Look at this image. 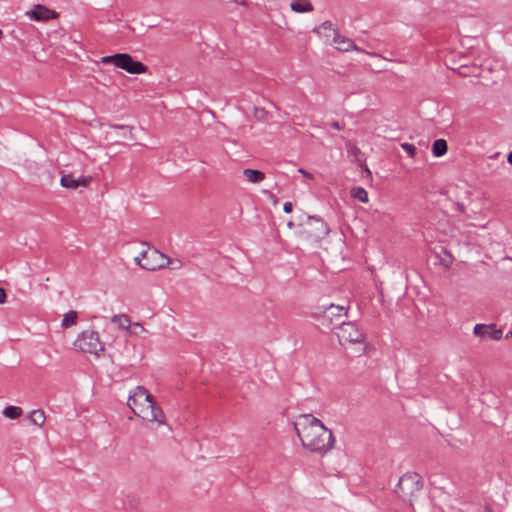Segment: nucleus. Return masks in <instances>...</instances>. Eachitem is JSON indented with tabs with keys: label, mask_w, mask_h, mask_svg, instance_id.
<instances>
[{
	"label": "nucleus",
	"mask_w": 512,
	"mask_h": 512,
	"mask_svg": "<svg viewBox=\"0 0 512 512\" xmlns=\"http://www.w3.org/2000/svg\"><path fill=\"white\" fill-rule=\"evenodd\" d=\"M294 426L302 446L310 452L325 455L334 448L332 431L313 415H300Z\"/></svg>",
	"instance_id": "obj_1"
},
{
	"label": "nucleus",
	"mask_w": 512,
	"mask_h": 512,
	"mask_svg": "<svg viewBox=\"0 0 512 512\" xmlns=\"http://www.w3.org/2000/svg\"><path fill=\"white\" fill-rule=\"evenodd\" d=\"M127 405L137 417L151 425L160 427L166 424L164 411L143 386H137L134 389L128 398Z\"/></svg>",
	"instance_id": "obj_2"
},
{
	"label": "nucleus",
	"mask_w": 512,
	"mask_h": 512,
	"mask_svg": "<svg viewBox=\"0 0 512 512\" xmlns=\"http://www.w3.org/2000/svg\"><path fill=\"white\" fill-rule=\"evenodd\" d=\"M74 345L82 352L92 354L96 357H100L105 350L104 343L100 340L99 333L91 329L83 331L75 340Z\"/></svg>",
	"instance_id": "obj_3"
},
{
	"label": "nucleus",
	"mask_w": 512,
	"mask_h": 512,
	"mask_svg": "<svg viewBox=\"0 0 512 512\" xmlns=\"http://www.w3.org/2000/svg\"><path fill=\"white\" fill-rule=\"evenodd\" d=\"M134 260L142 269L149 271L165 268L170 262V258L157 249L150 247L143 250L139 256L135 257Z\"/></svg>",
	"instance_id": "obj_4"
},
{
	"label": "nucleus",
	"mask_w": 512,
	"mask_h": 512,
	"mask_svg": "<svg viewBox=\"0 0 512 512\" xmlns=\"http://www.w3.org/2000/svg\"><path fill=\"white\" fill-rule=\"evenodd\" d=\"M103 64H113L118 68L125 70L130 74H141L146 72V66L126 53H118L111 56H104L100 60Z\"/></svg>",
	"instance_id": "obj_5"
},
{
	"label": "nucleus",
	"mask_w": 512,
	"mask_h": 512,
	"mask_svg": "<svg viewBox=\"0 0 512 512\" xmlns=\"http://www.w3.org/2000/svg\"><path fill=\"white\" fill-rule=\"evenodd\" d=\"M326 223L317 217H308L307 221L302 224L300 231L301 237L308 241H318L328 234Z\"/></svg>",
	"instance_id": "obj_6"
},
{
	"label": "nucleus",
	"mask_w": 512,
	"mask_h": 512,
	"mask_svg": "<svg viewBox=\"0 0 512 512\" xmlns=\"http://www.w3.org/2000/svg\"><path fill=\"white\" fill-rule=\"evenodd\" d=\"M341 345L364 344L365 334L354 322H342L337 332Z\"/></svg>",
	"instance_id": "obj_7"
},
{
	"label": "nucleus",
	"mask_w": 512,
	"mask_h": 512,
	"mask_svg": "<svg viewBox=\"0 0 512 512\" xmlns=\"http://www.w3.org/2000/svg\"><path fill=\"white\" fill-rule=\"evenodd\" d=\"M475 336L481 339L500 340L502 337V330L497 329L494 324H476L473 329Z\"/></svg>",
	"instance_id": "obj_8"
},
{
	"label": "nucleus",
	"mask_w": 512,
	"mask_h": 512,
	"mask_svg": "<svg viewBox=\"0 0 512 512\" xmlns=\"http://www.w3.org/2000/svg\"><path fill=\"white\" fill-rule=\"evenodd\" d=\"M92 180L91 176L74 177L72 174H64L61 177V185L68 189H76L78 187H86Z\"/></svg>",
	"instance_id": "obj_9"
},
{
	"label": "nucleus",
	"mask_w": 512,
	"mask_h": 512,
	"mask_svg": "<svg viewBox=\"0 0 512 512\" xmlns=\"http://www.w3.org/2000/svg\"><path fill=\"white\" fill-rule=\"evenodd\" d=\"M332 43L339 51L348 52L351 50H355L358 52H365L364 50L360 49L357 45H355L353 40L341 35L338 31H334Z\"/></svg>",
	"instance_id": "obj_10"
},
{
	"label": "nucleus",
	"mask_w": 512,
	"mask_h": 512,
	"mask_svg": "<svg viewBox=\"0 0 512 512\" xmlns=\"http://www.w3.org/2000/svg\"><path fill=\"white\" fill-rule=\"evenodd\" d=\"M27 15L31 19H34L37 21H47V20L55 19L58 17V14L55 11L50 10L47 7L40 5V4L35 5L33 10H31L30 12H27Z\"/></svg>",
	"instance_id": "obj_11"
},
{
	"label": "nucleus",
	"mask_w": 512,
	"mask_h": 512,
	"mask_svg": "<svg viewBox=\"0 0 512 512\" xmlns=\"http://www.w3.org/2000/svg\"><path fill=\"white\" fill-rule=\"evenodd\" d=\"M347 315V309L345 306L330 304L323 311V317L325 319L333 320L334 317H342Z\"/></svg>",
	"instance_id": "obj_12"
},
{
	"label": "nucleus",
	"mask_w": 512,
	"mask_h": 512,
	"mask_svg": "<svg viewBox=\"0 0 512 512\" xmlns=\"http://www.w3.org/2000/svg\"><path fill=\"white\" fill-rule=\"evenodd\" d=\"M290 8L295 13H309L314 10L309 0H294L291 2Z\"/></svg>",
	"instance_id": "obj_13"
},
{
	"label": "nucleus",
	"mask_w": 512,
	"mask_h": 512,
	"mask_svg": "<svg viewBox=\"0 0 512 512\" xmlns=\"http://www.w3.org/2000/svg\"><path fill=\"white\" fill-rule=\"evenodd\" d=\"M111 323L118 329L125 330L127 332L131 326V320L126 314H116L112 316Z\"/></svg>",
	"instance_id": "obj_14"
},
{
	"label": "nucleus",
	"mask_w": 512,
	"mask_h": 512,
	"mask_svg": "<svg viewBox=\"0 0 512 512\" xmlns=\"http://www.w3.org/2000/svg\"><path fill=\"white\" fill-rule=\"evenodd\" d=\"M243 175L250 183H260L265 179V174L263 172L249 168L243 170Z\"/></svg>",
	"instance_id": "obj_15"
},
{
	"label": "nucleus",
	"mask_w": 512,
	"mask_h": 512,
	"mask_svg": "<svg viewBox=\"0 0 512 512\" xmlns=\"http://www.w3.org/2000/svg\"><path fill=\"white\" fill-rule=\"evenodd\" d=\"M29 421L38 426L42 427L46 421L45 412L41 409L32 410L28 415Z\"/></svg>",
	"instance_id": "obj_16"
},
{
	"label": "nucleus",
	"mask_w": 512,
	"mask_h": 512,
	"mask_svg": "<svg viewBox=\"0 0 512 512\" xmlns=\"http://www.w3.org/2000/svg\"><path fill=\"white\" fill-rule=\"evenodd\" d=\"M447 142L444 139H437L432 146V153L435 157H441L447 152Z\"/></svg>",
	"instance_id": "obj_17"
},
{
	"label": "nucleus",
	"mask_w": 512,
	"mask_h": 512,
	"mask_svg": "<svg viewBox=\"0 0 512 512\" xmlns=\"http://www.w3.org/2000/svg\"><path fill=\"white\" fill-rule=\"evenodd\" d=\"M351 195L362 203H367L369 201L368 192L363 187L352 188Z\"/></svg>",
	"instance_id": "obj_18"
},
{
	"label": "nucleus",
	"mask_w": 512,
	"mask_h": 512,
	"mask_svg": "<svg viewBox=\"0 0 512 512\" xmlns=\"http://www.w3.org/2000/svg\"><path fill=\"white\" fill-rule=\"evenodd\" d=\"M2 413L9 419H17L22 415V409L18 406H7Z\"/></svg>",
	"instance_id": "obj_19"
},
{
	"label": "nucleus",
	"mask_w": 512,
	"mask_h": 512,
	"mask_svg": "<svg viewBox=\"0 0 512 512\" xmlns=\"http://www.w3.org/2000/svg\"><path fill=\"white\" fill-rule=\"evenodd\" d=\"M77 322V312L76 311H69L66 314H64L62 319V327L68 328L70 326L75 325Z\"/></svg>",
	"instance_id": "obj_20"
},
{
	"label": "nucleus",
	"mask_w": 512,
	"mask_h": 512,
	"mask_svg": "<svg viewBox=\"0 0 512 512\" xmlns=\"http://www.w3.org/2000/svg\"><path fill=\"white\" fill-rule=\"evenodd\" d=\"M323 31H329V32H332L334 34V31H336V30L333 29V24H332L331 21H325L319 27H315L313 29V32L317 33L319 35H322Z\"/></svg>",
	"instance_id": "obj_21"
},
{
	"label": "nucleus",
	"mask_w": 512,
	"mask_h": 512,
	"mask_svg": "<svg viewBox=\"0 0 512 512\" xmlns=\"http://www.w3.org/2000/svg\"><path fill=\"white\" fill-rule=\"evenodd\" d=\"M128 332L133 335H140L142 333H146L147 330L144 328V326L142 324L136 322V323H131V326H130Z\"/></svg>",
	"instance_id": "obj_22"
},
{
	"label": "nucleus",
	"mask_w": 512,
	"mask_h": 512,
	"mask_svg": "<svg viewBox=\"0 0 512 512\" xmlns=\"http://www.w3.org/2000/svg\"><path fill=\"white\" fill-rule=\"evenodd\" d=\"M401 148L408 154L409 157L414 158L416 155V147L410 143H402Z\"/></svg>",
	"instance_id": "obj_23"
},
{
	"label": "nucleus",
	"mask_w": 512,
	"mask_h": 512,
	"mask_svg": "<svg viewBox=\"0 0 512 512\" xmlns=\"http://www.w3.org/2000/svg\"><path fill=\"white\" fill-rule=\"evenodd\" d=\"M347 152L349 156H352L354 158H357L361 154V150L351 142H348L346 144Z\"/></svg>",
	"instance_id": "obj_24"
},
{
	"label": "nucleus",
	"mask_w": 512,
	"mask_h": 512,
	"mask_svg": "<svg viewBox=\"0 0 512 512\" xmlns=\"http://www.w3.org/2000/svg\"><path fill=\"white\" fill-rule=\"evenodd\" d=\"M169 265H171V268H172V269L177 270V269L182 268L183 263H182V261H181V260H179V259H175V260H171V259H170Z\"/></svg>",
	"instance_id": "obj_25"
},
{
	"label": "nucleus",
	"mask_w": 512,
	"mask_h": 512,
	"mask_svg": "<svg viewBox=\"0 0 512 512\" xmlns=\"http://www.w3.org/2000/svg\"><path fill=\"white\" fill-rule=\"evenodd\" d=\"M283 210L285 213H291L293 211V204L291 202L284 203Z\"/></svg>",
	"instance_id": "obj_26"
},
{
	"label": "nucleus",
	"mask_w": 512,
	"mask_h": 512,
	"mask_svg": "<svg viewBox=\"0 0 512 512\" xmlns=\"http://www.w3.org/2000/svg\"><path fill=\"white\" fill-rule=\"evenodd\" d=\"M298 172L300 174H302L307 179H310V180L314 179V177H313V175L311 173H309L308 171H306V170H304L302 168L298 169Z\"/></svg>",
	"instance_id": "obj_27"
},
{
	"label": "nucleus",
	"mask_w": 512,
	"mask_h": 512,
	"mask_svg": "<svg viewBox=\"0 0 512 512\" xmlns=\"http://www.w3.org/2000/svg\"><path fill=\"white\" fill-rule=\"evenodd\" d=\"M6 298L7 296L5 290L3 288H0V304L5 303Z\"/></svg>",
	"instance_id": "obj_28"
},
{
	"label": "nucleus",
	"mask_w": 512,
	"mask_h": 512,
	"mask_svg": "<svg viewBox=\"0 0 512 512\" xmlns=\"http://www.w3.org/2000/svg\"><path fill=\"white\" fill-rule=\"evenodd\" d=\"M111 127L115 128V129H127L128 128L130 131L132 130V127L125 126V125H112Z\"/></svg>",
	"instance_id": "obj_29"
},
{
	"label": "nucleus",
	"mask_w": 512,
	"mask_h": 512,
	"mask_svg": "<svg viewBox=\"0 0 512 512\" xmlns=\"http://www.w3.org/2000/svg\"><path fill=\"white\" fill-rule=\"evenodd\" d=\"M331 127L333 129H335V130H341L342 129V127L340 126L339 122H337V121L332 122L331 123Z\"/></svg>",
	"instance_id": "obj_30"
},
{
	"label": "nucleus",
	"mask_w": 512,
	"mask_h": 512,
	"mask_svg": "<svg viewBox=\"0 0 512 512\" xmlns=\"http://www.w3.org/2000/svg\"><path fill=\"white\" fill-rule=\"evenodd\" d=\"M507 161L512 165V151L508 154Z\"/></svg>",
	"instance_id": "obj_31"
},
{
	"label": "nucleus",
	"mask_w": 512,
	"mask_h": 512,
	"mask_svg": "<svg viewBox=\"0 0 512 512\" xmlns=\"http://www.w3.org/2000/svg\"><path fill=\"white\" fill-rule=\"evenodd\" d=\"M457 208L459 211L463 212L464 211V205L463 204H457Z\"/></svg>",
	"instance_id": "obj_32"
},
{
	"label": "nucleus",
	"mask_w": 512,
	"mask_h": 512,
	"mask_svg": "<svg viewBox=\"0 0 512 512\" xmlns=\"http://www.w3.org/2000/svg\"><path fill=\"white\" fill-rule=\"evenodd\" d=\"M485 512H493V510L489 506H486L485 507Z\"/></svg>",
	"instance_id": "obj_33"
},
{
	"label": "nucleus",
	"mask_w": 512,
	"mask_h": 512,
	"mask_svg": "<svg viewBox=\"0 0 512 512\" xmlns=\"http://www.w3.org/2000/svg\"><path fill=\"white\" fill-rule=\"evenodd\" d=\"M3 37V32L2 30L0 29V39Z\"/></svg>",
	"instance_id": "obj_34"
},
{
	"label": "nucleus",
	"mask_w": 512,
	"mask_h": 512,
	"mask_svg": "<svg viewBox=\"0 0 512 512\" xmlns=\"http://www.w3.org/2000/svg\"><path fill=\"white\" fill-rule=\"evenodd\" d=\"M368 55H376L375 53L366 52Z\"/></svg>",
	"instance_id": "obj_35"
}]
</instances>
